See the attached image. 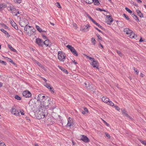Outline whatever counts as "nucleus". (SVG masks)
I'll return each instance as SVG.
<instances>
[{"mask_svg":"<svg viewBox=\"0 0 146 146\" xmlns=\"http://www.w3.org/2000/svg\"><path fill=\"white\" fill-rule=\"evenodd\" d=\"M37 99V103L39 106L45 108L48 106L50 99L49 97L45 96L43 94H40L38 96Z\"/></svg>","mask_w":146,"mask_h":146,"instance_id":"nucleus-1","label":"nucleus"},{"mask_svg":"<svg viewBox=\"0 0 146 146\" xmlns=\"http://www.w3.org/2000/svg\"><path fill=\"white\" fill-rule=\"evenodd\" d=\"M25 31L27 32V34L29 36H31V35H34L35 34V29L33 27L30 26H27L24 28Z\"/></svg>","mask_w":146,"mask_h":146,"instance_id":"nucleus-2","label":"nucleus"},{"mask_svg":"<svg viewBox=\"0 0 146 146\" xmlns=\"http://www.w3.org/2000/svg\"><path fill=\"white\" fill-rule=\"evenodd\" d=\"M44 107H42V106H40L39 108V110L37 113V119H40L41 118H44L45 117V115L43 112V110Z\"/></svg>","mask_w":146,"mask_h":146,"instance_id":"nucleus-3","label":"nucleus"},{"mask_svg":"<svg viewBox=\"0 0 146 146\" xmlns=\"http://www.w3.org/2000/svg\"><path fill=\"white\" fill-rule=\"evenodd\" d=\"M19 24L22 27H25L28 26L27 24L28 23V20L26 19H23L19 21Z\"/></svg>","mask_w":146,"mask_h":146,"instance_id":"nucleus-4","label":"nucleus"},{"mask_svg":"<svg viewBox=\"0 0 146 146\" xmlns=\"http://www.w3.org/2000/svg\"><path fill=\"white\" fill-rule=\"evenodd\" d=\"M58 59L60 61H64L66 57L65 54L63 53L62 52L59 51L58 52Z\"/></svg>","mask_w":146,"mask_h":146,"instance_id":"nucleus-5","label":"nucleus"},{"mask_svg":"<svg viewBox=\"0 0 146 146\" xmlns=\"http://www.w3.org/2000/svg\"><path fill=\"white\" fill-rule=\"evenodd\" d=\"M31 102L33 103V104H32V106H33V108H32V110L33 111L34 113H36V111L35 110L36 108V101L35 99V97L32 99L30 100V102Z\"/></svg>","mask_w":146,"mask_h":146,"instance_id":"nucleus-6","label":"nucleus"},{"mask_svg":"<svg viewBox=\"0 0 146 146\" xmlns=\"http://www.w3.org/2000/svg\"><path fill=\"white\" fill-rule=\"evenodd\" d=\"M84 84L88 90L91 91L93 90V87L91 83L88 82H85Z\"/></svg>","mask_w":146,"mask_h":146,"instance_id":"nucleus-7","label":"nucleus"},{"mask_svg":"<svg viewBox=\"0 0 146 146\" xmlns=\"http://www.w3.org/2000/svg\"><path fill=\"white\" fill-rule=\"evenodd\" d=\"M80 140L85 143H88L90 141L89 138L86 136L81 135L80 136Z\"/></svg>","mask_w":146,"mask_h":146,"instance_id":"nucleus-8","label":"nucleus"},{"mask_svg":"<svg viewBox=\"0 0 146 146\" xmlns=\"http://www.w3.org/2000/svg\"><path fill=\"white\" fill-rule=\"evenodd\" d=\"M22 94L23 96L25 98H29L31 96V93L29 91H24Z\"/></svg>","mask_w":146,"mask_h":146,"instance_id":"nucleus-9","label":"nucleus"},{"mask_svg":"<svg viewBox=\"0 0 146 146\" xmlns=\"http://www.w3.org/2000/svg\"><path fill=\"white\" fill-rule=\"evenodd\" d=\"M91 65L93 66L94 68H96L97 69H98V66H99V63L98 62L94 60V61H93L91 64Z\"/></svg>","mask_w":146,"mask_h":146,"instance_id":"nucleus-10","label":"nucleus"},{"mask_svg":"<svg viewBox=\"0 0 146 146\" xmlns=\"http://www.w3.org/2000/svg\"><path fill=\"white\" fill-rule=\"evenodd\" d=\"M68 123L67 126L69 127H70L71 125H73V121L72 120V119L70 117H69L68 119Z\"/></svg>","mask_w":146,"mask_h":146,"instance_id":"nucleus-11","label":"nucleus"},{"mask_svg":"<svg viewBox=\"0 0 146 146\" xmlns=\"http://www.w3.org/2000/svg\"><path fill=\"white\" fill-rule=\"evenodd\" d=\"M11 112L16 116H19L20 114V112L19 111L15 108H13L11 111Z\"/></svg>","mask_w":146,"mask_h":146,"instance_id":"nucleus-12","label":"nucleus"},{"mask_svg":"<svg viewBox=\"0 0 146 146\" xmlns=\"http://www.w3.org/2000/svg\"><path fill=\"white\" fill-rule=\"evenodd\" d=\"M44 85L50 91H51L54 92V89L53 88L51 87L50 85L49 84L47 83H46L44 84Z\"/></svg>","mask_w":146,"mask_h":146,"instance_id":"nucleus-13","label":"nucleus"},{"mask_svg":"<svg viewBox=\"0 0 146 146\" xmlns=\"http://www.w3.org/2000/svg\"><path fill=\"white\" fill-rule=\"evenodd\" d=\"M43 44H44L46 46H50L51 44L48 40H46L43 42Z\"/></svg>","mask_w":146,"mask_h":146,"instance_id":"nucleus-14","label":"nucleus"},{"mask_svg":"<svg viewBox=\"0 0 146 146\" xmlns=\"http://www.w3.org/2000/svg\"><path fill=\"white\" fill-rule=\"evenodd\" d=\"M132 31L128 28H126L124 29V32L127 34L129 35L132 32Z\"/></svg>","mask_w":146,"mask_h":146,"instance_id":"nucleus-15","label":"nucleus"},{"mask_svg":"<svg viewBox=\"0 0 146 146\" xmlns=\"http://www.w3.org/2000/svg\"><path fill=\"white\" fill-rule=\"evenodd\" d=\"M10 23L12 26L14 27L15 29H18V27L14 21H11Z\"/></svg>","mask_w":146,"mask_h":146,"instance_id":"nucleus-16","label":"nucleus"},{"mask_svg":"<svg viewBox=\"0 0 146 146\" xmlns=\"http://www.w3.org/2000/svg\"><path fill=\"white\" fill-rule=\"evenodd\" d=\"M37 44L40 46H42L43 42L40 39L37 38Z\"/></svg>","mask_w":146,"mask_h":146,"instance_id":"nucleus-17","label":"nucleus"},{"mask_svg":"<svg viewBox=\"0 0 146 146\" xmlns=\"http://www.w3.org/2000/svg\"><path fill=\"white\" fill-rule=\"evenodd\" d=\"M70 51L74 55L76 56H78V53L76 50L74 49L73 47L70 50Z\"/></svg>","mask_w":146,"mask_h":146,"instance_id":"nucleus-18","label":"nucleus"},{"mask_svg":"<svg viewBox=\"0 0 146 146\" xmlns=\"http://www.w3.org/2000/svg\"><path fill=\"white\" fill-rule=\"evenodd\" d=\"M130 37L131 38H136L137 37V35L134 33L133 31H132V32L130 34V35H129Z\"/></svg>","mask_w":146,"mask_h":146,"instance_id":"nucleus-19","label":"nucleus"},{"mask_svg":"<svg viewBox=\"0 0 146 146\" xmlns=\"http://www.w3.org/2000/svg\"><path fill=\"white\" fill-rule=\"evenodd\" d=\"M58 67L59 68H60L61 70H62L64 73H65L66 74L68 73L67 71L62 66L58 65Z\"/></svg>","mask_w":146,"mask_h":146,"instance_id":"nucleus-20","label":"nucleus"},{"mask_svg":"<svg viewBox=\"0 0 146 146\" xmlns=\"http://www.w3.org/2000/svg\"><path fill=\"white\" fill-rule=\"evenodd\" d=\"M121 111L123 115H124L127 117H129V116L128 115V114L127 113H126V111L124 109H121Z\"/></svg>","mask_w":146,"mask_h":146,"instance_id":"nucleus-21","label":"nucleus"},{"mask_svg":"<svg viewBox=\"0 0 146 146\" xmlns=\"http://www.w3.org/2000/svg\"><path fill=\"white\" fill-rule=\"evenodd\" d=\"M102 100L104 102L106 103H107L109 101V100L108 98L106 97H103L102 98Z\"/></svg>","mask_w":146,"mask_h":146,"instance_id":"nucleus-22","label":"nucleus"},{"mask_svg":"<svg viewBox=\"0 0 146 146\" xmlns=\"http://www.w3.org/2000/svg\"><path fill=\"white\" fill-rule=\"evenodd\" d=\"M136 12L138 15L141 18L143 17V15L140 11L138 9L136 10Z\"/></svg>","mask_w":146,"mask_h":146,"instance_id":"nucleus-23","label":"nucleus"},{"mask_svg":"<svg viewBox=\"0 0 146 146\" xmlns=\"http://www.w3.org/2000/svg\"><path fill=\"white\" fill-rule=\"evenodd\" d=\"M1 32L4 33L5 35H7V37H9L10 35H9L8 33L4 29H1Z\"/></svg>","mask_w":146,"mask_h":146,"instance_id":"nucleus-24","label":"nucleus"},{"mask_svg":"<svg viewBox=\"0 0 146 146\" xmlns=\"http://www.w3.org/2000/svg\"><path fill=\"white\" fill-rule=\"evenodd\" d=\"M93 3L95 5H98L100 4V3L98 0H93Z\"/></svg>","mask_w":146,"mask_h":146,"instance_id":"nucleus-25","label":"nucleus"},{"mask_svg":"<svg viewBox=\"0 0 146 146\" xmlns=\"http://www.w3.org/2000/svg\"><path fill=\"white\" fill-rule=\"evenodd\" d=\"M37 30L40 33L42 32H45L38 25H37Z\"/></svg>","mask_w":146,"mask_h":146,"instance_id":"nucleus-26","label":"nucleus"},{"mask_svg":"<svg viewBox=\"0 0 146 146\" xmlns=\"http://www.w3.org/2000/svg\"><path fill=\"white\" fill-rule=\"evenodd\" d=\"M92 22L96 25L98 27L100 28H101V29H102V27L99 24L97 23L94 20L92 21Z\"/></svg>","mask_w":146,"mask_h":146,"instance_id":"nucleus-27","label":"nucleus"},{"mask_svg":"<svg viewBox=\"0 0 146 146\" xmlns=\"http://www.w3.org/2000/svg\"><path fill=\"white\" fill-rule=\"evenodd\" d=\"M9 48L12 51L16 52V50L14 49L11 45L9 44L8 45Z\"/></svg>","mask_w":146,"mask_h":146,"instance_id":"nucleus-28","label":"nucleus"},{"mask_svg":"<svg viewBox=\"0 0 146 146\" xmlns=\"http://www.w3.org/2000/svg\"><path fill=\"white\" fill-rule=\"evenodd\" d=\"M91 42H92V43L94 45H95L96 44L95 42L96 41L95 39L94 38H91Z\"/></svg>","mask_w":146,"mask_h":146,"instance_id":"nucleus-29","label":"nucleus"},{"mask_svg":"<svg viewBox=\"0 0 146 146\" xmlns=\"http://www.w3.org/2000/svg\"><path fill=\"white\" fill-rule=\"evenodd\" d=\"M108 105H110L111 106H113L114 105V104L111 101H110L109 100V101L107 103Z\"/></svg>","mask_w":146,"mask_h":146,"instance_id":"nucleus-30","label":"nucleus"},{"mask_svg":"<svg viewBox=\"0 0 146 146\" xmlns=\"http://www.w3.org/2000/svg\"><path fill=\"white\" fill-rule=\"evenodd\" d=\"M132 16L134 19H135L136 20L139 21V19L137 17V16L134 13L132 14Z\"/></svg>","mask_w":146,"mask_h":146,"instance_id":"nucleus-31","label":"nucleus"},{"mask_svg":"<svg viewBox=\"0 0 146 146\" xmlns=\"http://www.w3.org/2000/svg\"><path fill=\"white\" fill-rule=\"evenodd\" d=\"M115 51L117 52V53L118 54L119 56L121 57L122 56V54L120 51L117 50H116Z\"/></svg>","mask_w":146,"mask_h":146,"instance_id":"nucleus-32","label":"nucleus"},{"mask_svg":"<svg viewBox=\"0 0 146 146\" xmlns=\"http://www.w3.org/2000/svg\"><path fill=\"white\" fill-rule=\"evenodd\" d=\"M15 98L18 100H21V97L17 95L15 96Z\"/></svg>","mask_w":146,"mask_h":146,"instance_id":"nucleus-33","label":"nucleus"},{"mask_svg":"<svg viewBox=\"0 0 146 146\" xmlns=\"http://www.w3.org/2000/svg\"><path fill=\"white\" fill-rule=\"evenodd\" d=\"M37 64L40 66V67H41L42 68H43V69H44V66L42 65L40 63H39L38 62H37Z\"/></svg>","mask_w":146,"mask_h":146,"instance_id":"nucleus-34","label":"nucleus"},{"mask_svg":"<svg viewBox=\"0 0 146 146\" xmlns=\"http://www.w3.org/2000/svg\"><path fill=\"white\" fill-rule=\"evenodd\" d=\"M3 7L4 8L6 7V6H5V5L4 4H0V11L2 9Z\"/></svg>","mask_w":146,"mask_h":146,"instance_id":"nucleus-35","label":"nucleus"},{"mask_svg":"<svg viewBox=\"0 0 146 146\" xmlns=\"http://www.w3.org/2000/svg\"><path fill=\"white\" fill-rule=\"evenodd\" d=\"M107 19H108L109 21H111V22H112L113 21L112 18L111 16H109Z\"/></svg>","mask_w":146,"mask_h":146,"instance_id":"nucleus-36","label":"nucleus"},{"mask_svg":"<svg viewBox=\"0 0 146 146\" xmlns=\"http://www.w3.org/2000/svg\"><path fill=\"white\" fill-rule=\"evenodd\" d=\"M123 15L127 20H128L129 19V17L128 15L125 13L123 14Z\"/></svg>","mask_w":146,"mask_h":146,"instance_id":"nucleus-37","label":"nucleus"},{"mask_svg":"<svg viewBox=\"0 0 146 146\" xmlns=\"http://www.w3.org/2000/svg\"><path fill=\"white\" fill-rule=\"evenodd\" d=\"M15 3H20L21 2V0H14Z\"/></svg>","mask_w":146,"mask_h":146,"instance_id":"nucleus-38","label":"nucleus"},{"mask_svg":"<svg viewBox=\"0 0 146 146\" xmlns=\"http://www.w3.org/2000/svg\"><path fill=\"white\" fill-rule=\"evenodd\" d=\"M66 47L68 48L70 50H71L72 48L73 47L69 45H67L66 46Z\"/></svg>","mask_w":146,"mask_h":146,"instance_id":"nucleus-39","label":"nucleus"},{"mask_svg":"<svg viewBox=\"0 0 146 146\" xmlns=\"http://www.w3.org/2000/svg\"><path fill=\"white\" fill-rule=\"evenodd\" d=\"M93 0H88L87 1V3L89 4H90L93 3Z\"/></svg>","mask_w":146,"mask_h":146,"instance_id":"nucleus-40","label":"nucleus"},{"mask_svg":"<svg viewBox=\"0 0 146 146\" xmlns=\"http://www.w3.org/2000/svg\"><path fill=\"white\" fill-rule=\"evenodd\" d=\"M13 9H13V10H12V13H16V11H17V10L16 9V8H14V7H13Z\"/></svg>","mask_w":146,"mask_h":146,"instance_id":"nucleus-41","label":"nucleus"},{"mask_svg":"<svg viewBox=\"0 0 146 146\" xmlns=\"http://www.w3.org/2000/svg\"><path fill=\"white\" fill-rule=\"evenodd\" d=\"M19 13H20L19 11L17 10L16 12V13H15V14H13V15L14 16H17L18 14H19Z\"/></svg>","mask_w":146,"mask_h":146,"instance_id":"nucleus-42","label":"nucleus"},{"mask_svg":"<svg viewBox=\"0 0 146 146\" xmlns=\"http://www.w3.org/2000/svg\"><path fill=\"white\" fill-rule=\"evenodd\" d=\"M126 10L129 13H132V11H131L128 8L126 7H125V8Z\"/></svg>","mask_w":146,"mask_h":146,"instance_id":"nucleus-43","label":"nucleus"},{"mask_svg":"<svg viewBox=\"0 0 146 146\" xmlns=\"http://www.w3.org/2000/svg\"><path fill=\"white\" fill-rule=\"evenodd\" d=\"M96 35L98 37V38L99 39H100V40H102V38L99 35V34H97Z\"/></svg>","mask_w":146,"mask_h":146,"instance_id":"nucleus-44","label":"nucleus"},{"mask_svg":"<svg viewBox=\"0 0 146 146\" xmlns=\"http://www.w3.org/2000/svg\"><path fill=\"white\" fill-rule=\"evenodd\" d=\"M0 63H3L5 65H6L7 63L3 61L0 60Z\"/></svg>","mask_w":146,"mask_h":146,"instance_id":"nucleus-45","label":"nucleus"},{"mask_svg":"<svg viewBox=\"0 0 146 146\" xmlns=\"http://www.w3.org/2000/svg\"><path fill=\"white\" fill-rule=\"evenodd\" d=\"M87 16L88 18L90 19L92 22L94 20L90 15H89L88 14L87 15Z\"/></svg>","mask_w":146,"mask_h":146,"instance_id":"nucleus-46","label":"nucleus"},{"mask_svg":"<svg viewBox=\"0 0 146 146\" xmlns=\"http://www.w3.org/2000/svg\"><path fill=\"white\" fill-rule=\"evenodd\" d=\"M106 23L108 24H110L112 23L110 21H109L108 19H106Z\"/></svg>","mask_w":146,"mask_h":146,"instance_id":"nucleus-47","label":"nucleus"},{"mask_svg":"<svg viewBox=\"0 0 146 146\" xmlns=\"http://www.w3.org/2000/svg\"><path fill=\"white\" fill-rule=\"evenodd\" d=\"M96 10H98V11H105V10H103L102 9H100V8H97L96 9Z\"/></svg>","mask_w":146,"mask_h":146,"instance_id":"nucleus-48","label":"nucleus"},{"mask_svg":"<svg viewBox=\"0 0 146 146\" xmlns=\"http://www.w3.org/2000/svg\"><path fill=\"white\" fill-rule=\"evenodd\" d=\"M107 137L109 139H110V135L107 133H105Z\"/></svg>","mask_w":146,"mask_h":146,"instance_id":"nucleus-49","label":"nucleus"},{"mask_svg":"<svg viewBox=\"0 0 146 146\" xmlns=\"http://www.w3.org/2000/svg\"><path fill=\"white\" fill-rule=\"evenodd\" d=\"M115 109L118 111H119L120 110V108L117 106H115Z\"/></svg>","mask_w":146,"mask_h":146,"instance_id":"nucleus-50","label":"nucleus"},{"mask_svg":"<svg viewBox=\"0 0 146 146\" xmlns=\"http://www.w3.org/2000/svg\"><path fill=\"white\" fill-rule=\"evenodd\" d=\"M95 28L99 32L102 33L103 34V32L101 31V30H99V29H98L97 27H95Z\"/></svg>","mask_w":146,"mask_h":146,"instance_id":"nucleus-51","label":"nucleus"},{"mask_svg":"<svg viewBox=\"0 0 146 146\" xmlns=\"http://www.w3.org/2000/svg\"><path fill=\"white\" fill-rule=\"evenodd\" d=\"M84 111H85L86 112V113H88V110L86 108L84 107Z\"/></svg>","mask_w":146,"mask_h":146,"instance_id":"nucleus-52","label":"nucleus"},{"mask_svg":"<svg viewBox=\"0 0 146 146\" xmlns=\"http://www.w3.org/2000/svg\"><path fill=\"white\" fill-rule=\"evenodd\" d=\"M56 6H57V7L59 8H61V6L60 4L59 3H57Z\"/></svg>","mask_w":146,"mask_h":146,"instance_id":"nucleus-53","label":"nucleus"},{"mask_svg":"<svg viewBox=\"0 0 146 146\" xmlns=\"http://www.w3.org/2000/svg\"><path fill=\"white\" fill-rule=\"evenodd\" d=\"M0 146H6L4 143L3 142L0 143Z\"/></svg>","mask_w":146,"mask_h":146,"instance_id":"nucleus-54","label":"nucleus"},{"mask_svg":"<svg viewBox=\"0 0 146 146\" xmlns=\"http://www.w3.org/2000/svg\"><path fill=\"white\" fill-rule=\"evenodd\" d=\"M141 142L142 144H143L145 145H146V141H141Z\"/></svg>","mask_w":146,"mask_h":146,"instance_id":"nucleus-55","label":"nucleus"},{"mask_svg":"<svg viewBox=\"0 0 146 146\" xmlns=\"http://www.w3.org/2000/svg\"><path fill=\"white\" fill-rule=\"evenodd\" d=\"M88 59L90 60H92V61H94V60H95V59L94 58H92L90 57H89L88 58Z\"/></svg>","mask_w":146,"mask_h":146,"instance_id":"nucleus-56","label":"nucleus"},{"mask_svg":"<svg viewBox=\"0 0 146 146\" xmlns=\"http://www.w3.org/2000/svg\"><path fill=\"white\" fill-rule=\"evenodd\" d=\"M24 111L23 110H22L20 111V112L21 113V115H24Z\"/></svg>","mask_w":146,"mask_h":146,"instance_id":"nucleus-57","label":"nucleus"},{"mask_svg":"<svg viewBox=\"0 0 146 146\" xmlns=\"http://www.w3.org/2000/svg\"><path fill=\"white\" fill-rule=\"evenodd\" d=\"M135 71V72L137 73L136 74H138L139 73V70H137V69H136L135 70V71Z\"/></svg>","mask_w":146,"mask_h":146,"instance_id":"nucleus-58","label":"nucleus"},{"mask_svg":"<svg viewBox=\"0 0 146 146\" xmlns=\"http://www.w3.org/2000/svg\"><path fill=\"white\" fill-rule=\"evenodd\" d=\"M18 30V32L19 33H22V31H21V30H19L18 29H17Z\"/></svg>","mask_w":146,"mask_h":146,"instance_id":"nucleus-59","label":"nucleus"},{"mask_svg":"<svg viewBox=\"0 0 146 146\" xmlns=\"http://www.w3.org/2000/svg\"><path fill=\"white\" fill-rule=\"evenodd\" d=\"M13 7H10L9 8V9H8V10L9 11H12V10H13V9H13Z\"/></svg>","mask_w":146,"mask_h":146,"instance_id":"nucleus-60","label":"nucleus"},{"mask_svg":"<svg viewBox=\"0 0 146 146\" xmlns=\"http://www.w3.org/2000/svg\"><path fill=\"white\" fill-rule=\"evenodd\" d=\"M10 62L14 65L15 64L14 62L12 60H11V61H10Z\"/></svg>","mask_w":146,"mask_h":146,"instance_id":"nucleus-61","label":"nucleus"},{"mask_svg":"<svg viewBox=\"0 0 146 146\" xmlns=\"http://www.w3.org/2000/svg\"><path fill=\"white\" fill-rule=\"evenodd\" d=\"M86 29H88L90 27V26L89 25H87L86 26Z\"/></svg>","mask_w":146,"mask_h":146,"instance_id":"nucleus-62","label":"nucleus"},{"mask_svg":"<svg viewBox=\"0 0 146 146\" xmlns=\"http://www.w3.org/2000/svg\"><path fill=\"white\" fill-rule=\"evenodd\" d=\"M140 76L141 77H143L144 76V74H142V73H141L140 74Z\"/></svg>","mask_w":146,"mask_h":146,"instance_id":"nucleus-63","label":"nucleus"},{"mask_svg":"<svg viewBox=\"0 0 146 146\" xmlns=\"http://www.w3.org/2000/svg\"><path fill=\"white\" fill-rule=\"evenodd\" d=\"M82 113L83 114H85L86 113V112L84 111H82Z\"/></svg>","mask_w":146,"mask_h":146,"instance_id":"nucleus-64","label":"nucleus"}]
</instances>
